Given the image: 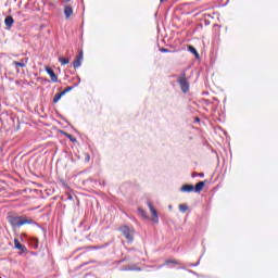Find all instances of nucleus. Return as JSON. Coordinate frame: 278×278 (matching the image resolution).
<instances>
[{
	"label": "nucleus",
	"mask_w": 278,
	"mask_h": 278,
	"mask_svg": "<svg viewBox=\"0 0 278 278\" xmlns=\"http://www.w3.org/2000/svg\"><path fill=\"white\" fill-rule=\"evenodd\" d=\"M13 227H23V225H31L34 220L24 217H13L10 219Z\"/></svg>",
	"instance_id": "f257e3e1"
},
{
	"label": "nucleus",
	"mask_w": 278,
	"mask_h": 278,
	"mask_svg": "<svg viewBox=\"0 0 278 278\" xmlns=\"http://www.w3.org/2000/svg\"><path fill=\"white\" fill-rule=\"evenodd\" d=\"M178 84L181 88L182 92H188L190 90V83H188V78H186V74H181V76L178 78Z\"/></svg>",
	"instance_id": "f03ea898"
},
{
	"label": "nucleus",
	"mask_w": 278,
	"mask_h": 278,
	"mask_svg": "<svg viewBox=\"0 0 278 278\" xmlns=\"http://www.w3.org/2000/svg\"><path fill=\"white\" fill-rule=\"evenodd\" d=\"M121 231H122L123 236H125L126 240H128V242H134V229L132 228L123 226L121 228Z\"/></svg>",
	"instance_id": "7ed1b4c3"
},
{
	"label": "nucleus",
	"mask_w": 278,
	"mask_h": 278,
	"mask_svg": "<svg viewBox=\"0 0 278 278\" xmlns=\"http://www.w3.org/2000/svg\"><path fill=\"white\" fill-rule=\"evenodd\" d=\"M148 206L152 214V223H156V224L160 223V217H157V210L153 207V204H151V202H148Z\"/></svg>",
	"instance_id": "20e7f679"
},
{
	"label": "nucleus",
	"mask_w": 278,
	"mask_h": 278,
	"mask_svg": "<svg viewBox=\"0 0 278 278\" xmlns=\"http://www.w3.org/2000/svg\"><path fill=\"white\" fill-rule=\"evenodd\" d=\"M14 244H15V249H17V251H22V253H27V247L23 245L18 239H14Z\"/></svg>",
	"instance_id": "39448f33"
},
{
	"label": "nucleus",
	"mask_w": 278,
	"mask_h": 278,
	"mask_svg": "<svg viewBox=\"0 0 278 278\" xmlns=\"http://www.w3.org/2000/svg\"><path fill=\"white\" fill-rule=\"evenodd\" d=\"M46 72L51 78V81L58 83V75H55V72H53L50 67H46Z\"/></svg>",
	"instance_id": "423d86ee"
},
{
	"label": "nucleus",
	"mask_w": 278,
	"mask_h": 278,
	"mask_svg": "<svg viewBox=\"0 0 278 278\" xmlns=\"http://www.w3.org/2000/svg\"><path fill=\"white\" fill-rule=\"evenodd\" d=\"M65 18H68L73 14V7L71 4L64 5Z\"/></svg>",
	"instance_id": "0eeeda50"
},
{
	"label": "nucleus",
	"mask_w": 278,
	"mask_h": 278,
	"mask_svg": "<svg viewBox=\"0 0 278 278\" xmlns=\"http://www.w3.org/2000/svg\"><path fill=\"white\" fill-rule=\"evenodd\" d=\"M4 24L10 29L12 27V25H14V18L10 15L7 16L5 20H4Z\"/></svg>",
	"instance_id": "6e6552de"
},
{
	"label": "nucleus",
	"mask_w": 278,
	"mask_h": 278,
	"mask_svg": "<svg viewBox=\"0 0 278 278\" xmlns=\"http://www.w3.org/2000/svg\"><path fill=\"white\" fill-rule=\"evenodd\" d=\"M205 188V181H200L193 187L194 192H201Z\"/></svg>",
	"instance_id": "1a4fd4ad"
},
{
	"label": "nucleus",
	"mask_w": 278,
	"mask_h": 278,
	"mask_svg": "<svg viewBox=\"0 0 278 278\" xmlns=\"http://www.w3.org/2000/svg\"><path fill=\"white\" fill-rule=\"evenodd\" d=\"M182 192H194V186L192 185H184L181 187Z\"/></svg>",
	"instance_id": "9d476101"
},
{
	"label": "nucleus",
	"mask_w": 278,
	"mask_h": 278,
	"mask_svg": "<svg viewBox=\"0 0 278 278\" xmlns=\"http://www.w3.org/2000/svg\"><path fill=\"white\" fill-rule=\"evenodd\" d=\"M62 97H64V92H59L55 93L54 98H53V103H58V101H60V99H62Z\"/></svg>",
	"instance_id": "9b49d317"
},
{
	"label": "nucleus",
	"mask_w": 278,
	"mask_h": 278,
	"mask_svg": "<svg viewBox=\"0 0 278 278\" xmlns=\"http://www.w3.org/2000/svg\"><path fill=\"white\" fill-rule=\"evenodd\" d=\"M81 59H75L73 62L74 68H79V66H81Z\"/></svg>",
	"instance_id": "f8f14e48"
},
{
	"label": "nucleus",
	"mask_w": 278,
	"mask_h": 278,
	"mask_svg": "<svg viewBox=\"0 0 278 278\" xmlns=\"http://www.w3.org/2000/svg\"><path fill=\"white\" fill-rule=\"evenodd\" d=\"M59 62L62 64V65H65V64H68V62H71L70 59H66L64 56H61L59 58Z\"/></svg>",
	"instance_id": "ddd939ff"
},
{
	"label": "nucleus",
	"mask_w": 278,
	"mask_h": 278,
	"mask_svg": "<svg viewBox=\"0 0 278 278\" xmlns=\"http://www.w3.org/2000/svg\"><path fill=\"white\" fill-rule=\"evenodd\" d=\"M30 244H31L33 249H38V239L37 238H33L30 240Z\"/></svg>",
	"instance_id": "4468645a"
},
{
	"label": "nucleus",
	"mask_w": 278,
	"mask_h": 278,
	"mask_svg": "<svg viewBox=\"0 0 278 278\" xmlns=\"http://www.w3.org/2000/svg\"><path fill=\"white\" fill-rule=\"evenodd\" d=\"M189 51L190 53H193L195 55V58H199V52L197 51V49L192 46H189Z\"/></svg>",
	"instance_id": "2eb2a0df"
},
{
	"label": "nucleus",
	"mask_w": 278,
	"mask_h": 278,
	"mask_svg": "<svg viewBox=\"0 0 278 278\" xmlns=\"http://www.w3.org/2000/svg\"><path fill=\"white\" fill-rule=\"evenodd\" d=\"M14 66H20L21 68H25V62H17V61H14L13 62Z\"/></svg>",
	"instance_id": "dca6fc26"
},
{
	"label": "nucleus",
	"mask_w": 278,
	"mask_h": 278,
	"mask_svg": "<svg viewBox=\"0 0 278 278\" xmlns=\"http://www.w3.org/2000/svg\"><path fill=\"white\" fill-rule=\"evenodd\" d=\"M178 207H179V211L182 212V213H184V212H188V206H187V204H179Z\"/></svg>",
	"instance_id": "f3484780"
},
{
	"label": "nucleus",
	"mask_w": 278,
	"mask_h": 278,
	"mask_svg": "<svg viewBox=\"0 0 278 278\" xmlns=\"http://www.w3.org/2000/svg\"><path fill=\"white\" fill-rule=\"evenodd\" d=\"M138 212H139V214H140V216H142V218H148L146 211H143L142 208L139 207V208H138Z\"/></svg>",
	"instance_id": "a211bd4d"
},
{
	"label": "nucleus",
	"mask_w": 278,
	"mask_h": 278,
	"mask_svg": "<svg viewBox=\"0 0 278 278\" xmlns=\"http://www.w3.org/2000/svg\"><path fill=\"white\" fill-rule=\"evenodd\" d=\"M78 60H84V51H80L78 55L76 56Z\"/></svg>",
	"instance_id": "6ab92c4d"
},
{
	"label": "nucleus",
	"mask_w": 278,
	"mask_h": 278,
	"mask_svg": "<svg viewBox=\"0 0 278 278\" xmlns=\"http://www.w3.org/2000/svg\"><path fill=\"white\" fill-rule=\"evenodd\" d=\"M71 90H73V87H66L62 92L66 94V92H71Z\"/></svg>",
	"instance_id": "aec40b11"
},
{
	"label": "nucleus",
	"mask_w": 278,
	"mask_h": 278,
	"mask_svg": "<svg viewBox=\"0 0 278 278\" xmlns=\"http://www.w3.org/2000/svg\"><path fill=\"white\" fill-rule=\"evenodd\" d=\"M160 51H161V53H168L170 50H168L166 48H161Z\"/></svg>",
	"instance_id": "412c9836"
},
{
	"label": "nucleus",
	"mask_w": 278,
	"mask_h": 278,
	"mask_svg": "<svg viewBox=\"0 0 278 278\" xmlns=\"http://www.w3.org/2000/svg\"><path fill=\"white\" fill-rule=\"evenodd\" d=\"M166 264H177L175 261H166Z\"/></svg>",
	"instance_id": "4be33fe9"
},
{
	"label": "nucleus",
	"mask_w": 278,
	"mask_h": 278,
	"mask_svg": "<svg viewBox=\"0 0 278 278\" xmlns=\"http://www.w3.org/2000/svg\"><path fill=\"white\" fill-rule=\"evenodd\" d=\"M213 27H214V29H216V27L219 28L218 25H214Z\"/></svg>",
	"instance_id": "5701e85b"
},
{
	"label": "nucleus",
	"mask_w": 278,
	"mask_h": 278,
	"mask_svg": "<svg viewBox=\"0 0 278 278\" xmlns=\"http://www.w3.org/2000/svg\"><path fill=\"white\" fill-rule=\"evenodd\" d=\"M65 3H68V1H71V0H63Z\"/></svg>",
	"instance_id": "b1692460"
},
{
	"label": "nucleus",
	"mask_w": 278,
	"mask_h": 278,
	"mask_svg": "<svg viewBox=\"0 0 278 278\" xmlns=\"http://www.w3.org/2000/svg\"><path fill=\"white\" fill-rule=\"evenodd\" d=\"M71 140H72V142H75V139H74V138H72Z\"/></svg>",
	"instance_id": "393cba45"
},
{
	"label": "nucleus",
	"mask_w": 278,
	"mask_h": 278,
	"mask_svg": "<svg viewBox=\"0 0 278 278\" xmlns=\"http://www.w3.org/2000/svg\"><path fill=\"white\" fill-rule=\"evenodd\" d=\"M71 140H72V142H75V139H74V138H72Z\"/></svg>",
	"instance_id": "a878e982"
},
{
	"label": "nucleus",
	"mask_w": 278,
	"mask_h": 278,
	"mask_svg": "<svg viewBox=\"0 0 278 278\" xmlns=\"http://www.w3.org/2000/svg\"><path fill=\"white\" fill-rule=\"evenodd\" d=\"M192 177H197V174H192Z\"/></svg>",
	"instance_id": "bb28decb"
},
{
	"label": "nucleus",
	"mask_w": 278,
	"mask_h": 278,
	"mask_svg": "<svg viewBox=\"0 0 278 278\" xmlns=\"http://www.w3.org/2000/svg\"><path fill=\"white\" fill-rule=\"evenodd\" d=\"M164 1H166V0H161V3H164Z\"/></svg>",
	"instance_id": "cd10ccee"
},
{
	"label": "nucleus",
	"mask_w": 278,
	"mask_h": 278,
	"mask_svg": "<svg viewBox=\"0 0 278 278\" xmlns=\"http://www.w3.org/2000/svg\"><path fill=\"white\" fill-rule=\"evenodd\" d=\"M200 175V177H203V174H199Z\"/></svg>",
	"instance_id": "c85d7f7f"
},
{
	"label": "nucleus",
	"mask_w": 278,
	"mask_h": 278,
	"mask_svg": "<svg viewBox=\"0 0 278 278\" xmlns=\"http://www.w3.org/2000/svg\"><path fill=\"white\" fill-rule=\"evenodd\" d=\"M195 121H198V122H199V117H197V118H195Z\"/></svg>",
	"instance_id": "c756f323"
},
{
	"label": "nucleus",
	"mask_w": 278,
	"mask_h": 278,
	"mask_svg": "<svg viewBox=\"0 0 278 278\" xmlns=\"http://www.w3.org/2000/svg\"><path fill=\"white\" fill-rule=\"evenodd\" d=\"M213 153L216 155V152L213 151Z\"/></svg>",
	"instance_id": "7c9ffc66"
}]
</instances>
